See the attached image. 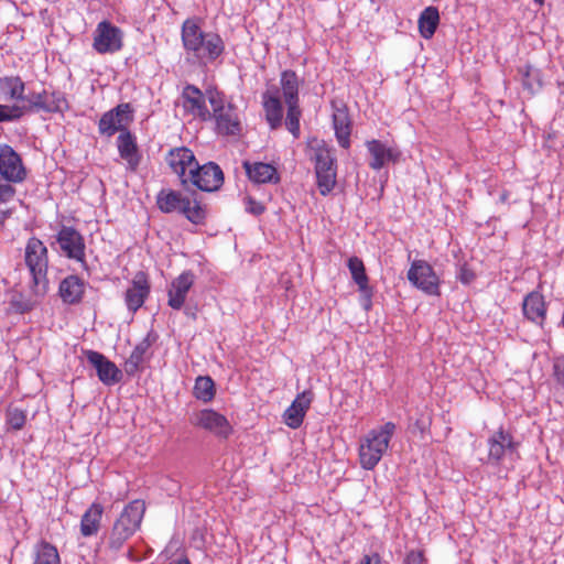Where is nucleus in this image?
<instances>
[{
    "mask_svg": "<svg viewBox=\"0 0 564 564\" xmlns=\"http://www.w3.org/2000/svg\"><path fill=\"white\" fill-rule=\"evenodd\" d=\"M156 205L162 213H178L192 224L202 225L206 219V208L196 199L180 192L162 189L156 196Z\"/></svg>",
    "mask_w": 564,
    "mask_h": 564,
    "instance_id": "20e7f679",
    "label": "nucleus"
},
{
    "mask_svg": "<svg viewBox=\"0 0 564 564\" xmlns=\"http://www.w3.org/2000/svg\"><path fill=\"white\" fill-rule=\"evenodd\" d=\"M132 110L129 104H120L105 112L98 123L100 134L111 137L116 132L128 131L127 126L132 121Z\"/></svg>",
    "mask_w": 564,
    "mask_h": 564,
    "instance_id": "f8f14e48",
    "label": "nucleus"
},
{
    "mask_svg": "<svg viewBox=\"0 0 564 564\" xmlns=\"http://www.w3.org/2000/svg\"><path fill=\"white\" fill-rule=\"evenodd\" d=\"M104 507L94 502L84 512L80 520V534L85 538L96 535L100 529Z\"/></svg>",
    "mask_w": 564,
    "mask_h": 564,
    "instance_id": "bb28decb",
    "label": "nucleus"
},
{
    "mask_svg": "<svg viewBox=\"0 0 564 564\" xmlns=\"http://www.w3.org/2000/svg\"><path fill=\"white\" fill-rule=\"evenodd\" d=\"M25 84L20 76L0 77V100H24Z\"/></svg>",
    "mask_w": 564,
    "mask_h": 564,
    "instance_id": "cd10ccee",
    "label": "nucleus"
},
{
    "mask_svg": "<svg viewBox=\"0 0 564 564\" xmlns=\"http://www.w3.org/2000/svg\"><path fill=\"white\" fill-rule=\"evenodd\" d=\"M0 175L10 183H21L26 177L21 156L8 144L0 145Z\"/></svg>",
    "mask_w": 564,
    "mask_h": 564,
    "instance_id": "ddd939ff",
    "label": "nucleus"
},
{
    "mask_svg": "<svg viewBox=\"0 0 564 564\" xmlns=\"http://www.w3.org/2000/svg\"><path fill=\"white\" fill-rule=\"evenodd\" d=\"M243 167L250 181L257 184L272 183L280 181L279 173L272 164L263 162H243Z\"/></svg>",
    "mask_w": 564,
    "mask_h": 564,
    "instance_id": "b1692460",
    "label": "nucleus"
},
{
    "mask_svg": "<svg viewBox=\"0 0 564 564\" xmlns=\"http://www.w3.org/2000/svg\"><path fill=\"white\" fill-rule=\"evenodd\" d=\"M123 33L122 31L104 20L97 24L94 32L93 47L99 54L115 53L122 48Z\"/></svg>",
    "mask_w": 564,
    "mask_h": 564,
    "instance_id": "9d476101",
    "label": "nucleus"
},
{
    "mask_svg": "<svg viewBox=\"0 0 564 564\" xmlns=\"http://www.w3.org/2000/svg\"><path fill=\"white\" fill-rule=\"evenodd\" d=\"M23 117V108L19 104L2 105L0 104V123L17 121Z\"/></svg>",
    "mask_w": 564,
    "mask_h": 564,
    "instance_id": "79ce46f5",
    "label": "nucleus"
},
{
    "mask_svg": "<svg viewBox=\"0 0 564 564\" xmlns=\"http://www.w3.org/2000/svg\"><path fill=\"white\" fill-rule=\"evenodd\" d=\"M553 375L558 384L564 388V362L556 361L553 365Z\"/></svg>",
    "mask_w": 564,
    "mask_h": 564,
    "instance_id": "49530a36",
    "label": "nucleus"
},
{
    "mask_svg": "<svg viewBox=\"0 0 564 564\" xmlns=\"http://www.w3.org/2000/svg\"><path fill=\"white\" fill-rule=\"evenodd\" d=\"M408 280L427 295L440 294V278L425 260H414L408 271Z\"/></svg>",
    "mask_w": 564,
    "mask_h": 564,
    "instance_id": "6e6552de",
    "label": "nucleus"
},
{
    "mask_svg": "<svg viewBox=\"0 0 564 564\" xmlns=\"http://www.w3.org/2000/svg\"><path fill=\"white\" fill-rule=\"evenodd\" d=\"M182 106L185 111L203 121L212 119V112L206 106L205 95L194 85L184 87L182 93Z\"/></svg>",
    "mask_w": 564,
    "mask_h": 564,
    "instance_id": "a211bd4d",
    "label": "nucleus"
},
{
    "mask_svg": "<svg viewBox=\"0 0 564 564\" xmlns=\"http://www.w3.org/2000/svg\"><path fill=\"white\" fill-rule=\"evenodd\" d=\"M151 291L148 274L138 271L131 281V285L124 293V303L131 313H135L145 302Z\"/></svg>",
    "mask_w": 564,
    "mask_h": 564,
    "instance_id": "f3484780",
    "label": "nucleus"
},
{
    "mask_svg": "<svg viewBox=\"0 0 564 564\" xmlns=\"http://www.w3.org/2000/svg\"><path fill=\"white\" fill-rule=\"evenodd\" d=\"M366 147L371 155V161L369 162V166L372 170H380L388 163H394L400 158V152L398 149L392 147H387L379 140H370L367 141Z\"/></svg>",
    "mask_w": 564,
    "mask_h": 564,
    "instance_id": "412c9836",
    "label": "nucleus"
},
{
    "mask_svg": "<svg viewBox=\"0 0 564 564\" xmlns=\"http://www.w3.org/2000/svg\"><path fill=\"white\" fill-rule=\"evenodd\" d=\"M312 402V393L304 391L299 394L292 404L285 410L283 414L284 423L291 429H299L304 420V416L310 409Z\"/></svg>",
    "mask_w": 564,
    "mask_h": 564,
    "instance_id": "5701e85b",
    "label": "nucleus"
},
{
    "mask_svg": "<svg viewBox=\"0 0 564 564\" xmlns=\"http://www.w3.org/2000/svg\"><path fill=\"white\" fill-rule=\"evenodd\" d=\"M195 276L191 271H184L175 278L167 291V304L173 310H181L185 303L188 291L194 284Z\"/></svg>",
    "mask_w": 564,
    "mask_h": 564,
    "instance_id": "aec40b11",
    "label": "nucleus"
},
{
    "mask_svg": "<svg viewBox=\"0 0 564 564\" xmlns=\"http://www.w3.org/2000/svg\"><path fill=\"white\" fill-rule=\"evenodd\" d=\"M263 108L265 110V118L271 129H276L281 126L283 118V108L278 94H272L267 90L263 96Z\"/></svg>",
    "mask_w": 564,
    "mask_h": 564,
    "instance_id": "c85d7f7f",
    "label": "nucleus"
},
{
    "mask_svg": "<svg viewBox=\"0 0 564 564\" xmlns=\"http://www.w3.org/2000/svg\"><path fill=\"white\" fill-rule=\"evenodd\" d=\"M191 424L221 437H227L231 432L228 420L212 409L195 412L191 416Z\"/></svg>",
    "mask_w": 564,
    "mask_h": 564,
    "instance_id": "4468645a",
    "label": "nucleus"
},
{
    "mask_svg": "<svg viewBox=\"0 0 564 564\" xmlns=\"http://www.w3.org/2000/svg\"><path fill=\"white\" fill-rule=\"evenodd\" d=\"M23 101L24 104L20 105V108H23V116L29 112H47V90L24 94Z\"/></svg>",
    "mask_w": 564,
    "mask_h": 564,
    "instance_id": "c9c22d12",
    "label": "nucleus"
},
{
    "mask_svg": "<svg viewBox=\"0 0 564 564\" xmlns=\"http://www.w3.org/2000/svg\"><path fill=\"white\" fill-rule=\"evenodd\" d=\"M352 280L357 283L360 291L368 290V276L365 264L358 257H350L347 262Z\"/></svg>",
    "mask_w": 564,
    "mask_h": 564,
    "instance_id": "4c0bfd02",
    "label": "nucleus"
},
{
    "mask_svg": "<svg viewBox=\"0 0 564 564\" xmlns=\"http://www.w3.org/2000/svg\"><path fill=\"white\" fill-rule=\"evenodd\" d=\"M333 126L336 139L340 147L347 149L350 145V120L346 109H337L333 113Z\"/></svg>",
    "mask_w": 564,
    "mask_h": 564,
    "instance_id": "c756f323",
    "label": "nucleus"
},
{
    "mask_svg": "<svg viewBox=\"0 0 564 564\" xmlns=\"http://www.w3.org/2000/svg\"><path fill=\"white\" fill-rule=\"evenodd\" d=\"M24 261L30 271L37 295H45L48 291L47 267L48 257L47 248L37 238L32 237L28 240L24 252Z\"/></svg>",
    "mask_w": 564,
    "mask_h": 564,
    "instance_id": "423d86ee",
    "label": "nucleus"
},
{
    "mask_svg": "<svg viewBox=\"0 0 564 564\" xmlns=\"http://www.w3.org/2000/svg\"><path fill=\"white\" fill-rule=\"evenodd\" d=\"M84 354L87 361L95 368L98 379L105 386H113L121 381V370L101 352L85 350Z\"/></svg>",
    "mask_w": 564,
    "mask_h": 564,
    "instance_id": "2eb2a0df",
    "label": "nucleus"
},
{
    "mask_svg": "<svg viewBox=\"0 0 564 564\" xmlns=\"http://www.w3.org/2000/svg\"><path fill=\"white\" fill-rule=\"evenodd\" d=\"M286 106L288 112L285 118V126L292 135L296 139L300 137V118L302 112L299 107V102L292 101L291 104H286Z\"/></svg>",
    "mask_w": 564,
    "mask_h": 564,
    "instance_id": "ea45409f",
    "label": "nucleus"
},
{
    "mask_svg": "<svg viewBox=\"0 0 564 564\" xmlns=\"http://www.w3.org/2000/svg\"><path fill=\"white\" fill-rule=\"evenodd\" d=\"M188 184H192L204 192H214L219 189L224 183V173L214 162L206 164H196L194 170L188 173Z\"/></svg>",
    "mask_w": 564,
    "mask_h": 564,
    "instance_id": "9b49d317",
    "label": "nucleus"
},
{
    "mask_svg": "<svg viewBox=\"0 0 564 564\" xmlns=\"http://www.w3.org/2000/svg\"><path fill=\"white\" fill-rule=\"evenodd\" d=\"M166 162L171 170L177 174L183 186L188 185V173L194 170L197 161L192 150L181 147L170 150Z\"/></svg>",
    "mask_w": 564,
    "mask_h": 564,
    "instance_id": "dca6fc26",
    "label": "nucleus"
},
{
    "mask_svg": "<svg viewBox=\"0 0 564 564\" xmlns=\"http://www.w3.org/2000/svg\"><path fill=\"white\" fill-rule=\"evenodd\" d=\"M58 293L66 304H77L83 300L85 282L77 275H68L59 283Z\"/></svg>",
    "mask_w": 564,
    "mask_h": 564,
    "instance_id": "a878e982",
    "label": "nucleus"
},
{
    "mask_svg": "<svg viewBox=\"0 0 564 564\" xmlns=\"http://www.w3.org/2000/svg\"><path fill=\"white\" fill-rule=\"evenodd\" d=\"M9 214H10V212H6V213L3 212L2 213V218H6Z\"/></svg>",
    "mask_w": 564,
    "mask_h": 564,
    "instance_id": "864d4df0",
    "label": "nucleus"
},
{
    "mask_svg": "<svg viewBox=\"0 0 564 564\" xmlns=\"http://www.w3.org/2000/svg\"><path fill=\"white\" fill-rule=\"evenodd\" d=\"M43 297L44 295H37L35 293L34 284L31 283L30 294L26 296L23 294L13 295L10 301V305L14 312L23 314L33 310V307L39 304Z\"/></svg>",
    "mask_w": 564,
    "mask_h": 564,
    "instance_id": "72a5a7b5",
    "label": "nucleus"
},
{
    "mask_svg": "<svg viewBox=\"0 0 564 564\" xmlns=\"http://www.w3.org/2000/svg\"><path fill=\"white\" fill-rule=\"evenodd\" d=\"M25 412L18 408H10L7 412V422L14 430H21L25 423Z\"/></svg>",
    "mask_w": 564,
    "mask_h": 564,
    "instance_id": "37998d69",
    "label": "nucleus"
},
{
    "mask_svg": "<svg viewBox=\"0 0 564 564\" xmlns=\"http://www.w3.org/2000/svg\"><path fill=\"white\" fill-rule=\"evenodd\" d=\"M440 13L437 8L427 7L425 8L419 18V31L424 39H431L438 25Z\"/></svg>",
    "mask_w": 564,
    "mask_h": 564,
    "instance_id": "7c9ffc66",
    "label": "nucleus"
},
{
    "mask_svg": "<svg viewBox=\"0 0 564 564\" xmlns=\"http://www.w3.org/2000/svg\"><path fill=\"white\" fill-rule=\"evenodd\" d=\"M15 193L17 191L12 185L0 181V205L12 200Z\"/></svg>",
    "mask_w": 564,
    "mask_h": 564,
    "instance_id": "a18cd8bd",
    "label": "nucleus"
},
{
    "mask_svg": "<svg viewBox=\"0 0 564 564\" xmlns=\"http://www.w3.org/2000/svg\"><path fill=\"white\" fill-rule=\"evenodd\" d=\"M397 425L386 422L383 425L370 430L359 444V462L364 469L372 470L381 460L389 448V444L395 434Z\"/></svg>",
    "mask_w": 564,
    "mask_h": 564,
    "instance_id": "7ed1b4c3",
    "label": "nucleus"
},
{
    "mask_svg": "<svg viewBox=\"0 0 564 564\" xmlns=\"http://www.w3.org/2000/svg\"><path fill=\"white\" fill-rule=\"evenodd\" d=\"M423 554L420 551H410L405 557V564H422Z\"/></svg>",
    "mask_w": 564,
    "mask_h": 564,
    "instance_id": "de8ad7c7",
    "label": "nucleus"
},
{
    "mask_svg": "<svg viewBox=\"0 0 564 564\" xmlns=\"http://www.w3.org/2000/svg\"><path fill=\"white\" fill-rule=\"evenodd\" d=\"M182 43L188 61L198 65L215 62L225 51L219 34L204 31L197 19H186L181 30Z\"/></svg>",
    "mask_w": 564,
    "mask_h": 564,
    "instance_id": "f257e3e1",
    "label": "nucleus"
},
{
    "mask_svg": "<svg viewBox=\"0 0 564 564\" xmlns=\"http://www.w3.org/2000/svg\"><path fill=\"white\" fill-rule=\"evenodd\" d=\"M145 512V503L142 500H133L128 503L119 518L115 521L111 530L106 536V549L116 554L124 543L137 532L141 525Z\"/></svg>",
    "mask_w": 564,
    "mask_h": 564,
    "instance_id": "f03ea898",
    "label": "nucleus"
},
{
    "mask_svg": "<svg viewBox=\"0 0 564 564\" xmlns=\"http://www.w3.org/2000/svg\"><path fill=\"white\" fill-rule=\"evenodd\" d=\"M61 252L86 268V245L84 237L72 226H63L56 235Z\"/></svg>",
    "mask_w": 564,
    "mask_h": 564,
    "instance_id": "1a4fd4ad",
    "label": "nucleus"
},
{
    "mask_svg": "<svg viewBox=\"0 0 564 564\" xmlns=\"http://www.w3.org/2000/svg\"><path fill=\"white\" fill-rule=\"evenodd\" d=\"M517 445L511 434L500 429L488 438V462L498 464L505 455L516 452Z\"/></svg>",
    "mask_w": 564,
    "mask_h": 564,
    "instance_id": "6ab92c4d",
    "label": "nucleus"
},
{
    "mask_svg": "<svg viewBox=\"0 0 564 564\" xmlns=\"http://www.w3.org/2000/svg\"><path fill=\"white\" fill-rule=\"evenodd\" d=\"M518 73L521 78V83L524 89H527L531 95L535 94L542 88V78L541 72L531 66L530 64H525L519 67Z\"/></svg>",
    "mask_w": 564,
    "mask_h": 564,
    "instance_id": "473e14b6",
    "label": "nucleus"
},
{
    "mask_svg": "<svg viewBox=\"0 0 564 564\" xmlns=\"http://www.w3.org/2000/svg\"><path fill=\"white\" fill-rule=\"evenodd\" d=\"M194 395L204 402L215 397V383L210 377H198L194 386Z\"/></svg>",
    "mask_w": 564,
    "mask_h": 564,
    "instance_id": "58836bf2",
    "label": "nucleus"
},
{
    "mask_svg": "<svg viewBox=\"0 0 564 564\" xmlns=\"http://www.w3.org/2000/svg\"><path fill=\"white\" fill-rule=\"evenodd\" d=\"M207 99L212 106V118L216 121V130L219 134L237 135L241 126L237 109L231 104H225L224 97L217 90H208Z\"/></svg>",
    "mask_w": 564,
    "mask_h": 564,
    "instance_id": "0eeeda50",
    "label": "nucleus"
},
{
    "mask_svg": "<svg viewBox=\"0 0 564 564\" xmlns=\"http://www.w3.org/2000/svg\"><path fill=\"white\" fill-rule=\"evenodd\" d=\"M67 108L68 102L64 93L58 90L47 93V113L63 112Z\"/></svg>",
    "mask_w": 564,
    "mask_h": 564,
    "instance_id": "a19ab883",
    "label": "nucleus"
},
{
    "mask_svg": "<svg viewBox=\"0 0 564 564\" xmlns=\"http://www.w3.org/2000/svg\"><path fill=\"white\" fill-rule=\"evenodd\" d=\"M311 160L314 162L316 184L321 195H328L337 183V159L335 149L324 141L312 147Z\"/></svg>",
    "mask_w": 564,
    "mask_h": 564,
    "instance_id": "39448f33",
    "label": "nucleus"
},
{
    "mask_svg": "<svg viewBox=\"0 0 564 564\" xmlns=\"http://www.w3.org/2000/svg\"><path fill=\"white\" fill-rule=\"evenodd\" d=\"M151 343L149 338H143L131 351L129 358L124 362V371L129 376H134L144 361V356L149 350Z\"/></svg>",
    "mask_w": 564,
    "mask_h": 564,
    "instance_id": "2f4dec72",
    "label": "nucleus"
},
{
    "mask_svg": "<svg viewBox=\"0 0 564 564\" xmlns=\"http://www.w3.org/2000/svg\"><path fill=\"white\" fill-rule=\"evenodd\" d=\"M245 207L246 210L254 216H259L264 213L265 207L262 203L256 200L251 196H247L245 198Z\"/></svg>",
    "mask_w": 564,
    "mask_h": 564,
    "instance_id": "c03bdc74",
    "label": "nucleus"
},
{
    "mask_svg": "<svg viewBox=\"0 0 564 564\" xmlns=\"http://www.w3.org/2000/svg\"><path fill=\"white\" fill-rule=\"evenodd\" d=\"M522 312L530 322L543 326L546 317L544 296L538 291L527 294L522 302Z\"/></svg>",
    "mask_w": 564,
    "mask_h": 564,
    "instance_id": "4be33fe9",
    "label": "nucleus"
},
{
    "mask_svg": "<svg viewBox=\"0 0 564 564\" xmlns=\"http://www.w3.org/2000/svg\"><path fill=\"white\" fill-rule=\"evenodd\" d=\"M360 564H381V557L378 553L366 554L362 556Z\"/></svg>",
    "mask_w": 564,
    "mask_h": 564,
    "instance_id": "09e8293b",
    "label": "nucleus"
},
{
    "mask_svg": "<svg viewBox=\"0 0 564 564\" xmlns=\"http://www.w3.org/2000/svg\"><path fill=\"white\" fill-rule=\"evenodd\" d=\"M459 279L463 283L468 284L474 279V273L463 267L460 268Z\"/></svg>",
    "mask_w": 564,
    "mask_h": 564,
    "instance_id": "8fccbe9b",
    "label": "nucleus"
},
{
    "mask_svg": "<svg viewBox=\"0 0 564 564\" xmlns=\"http://www.w3.org/2000/svg\"><path fill=\"white\" fill-rule=\"evenodd\" d=\"M560 95L564 97V79L558 82Z\"/></svg>",
    "mask_w": 564,
    "mask_h": 564,
    "instance_id": "3c124183",
    "label": "nucleus"
},
{
    "mask_svg": "<svg viewBox=\"0 0 564 564\" xmlns=\"http://www.w3.org/2000/svg\"><path fill=\"white\" fill-rule=\"evenodd\" d=\"M280 84L285 104H291L292 101L299 102V78L295 72H282Z\"/></svg>",
    "mask_w": 564,
    "mask_h": 564,
    "instance_id": "f704fd0d",
    "label": "nucleus"
},
{
    "mask_svg": "<svg viewBox=\"0 0 564 564\" xmlns=\"http://www.w3.org/2000/svg\"><path fill=\"white\" fill-rule=\"evenodd\" d=\"M176 564H189L187 560L178 561Z\"/></svg>",
    "mask_w": 564,
    "mask_h": 564,
    "instance_id": "603ef678",
    "label": "nucleus"
},
{
    "mask_svg": "<svg viewBox=\"0 0 564 564\" xmlns=\"http://www.w3.org/2000/svg\"><path fill=\"white\" fill-rule=\"evenodd\" d=\"M34 564H61L57 549L48 542L42 541L35 546Z\"/></svg>",
    "mask_w": 564,
    "mask_h": 564,
    "instance_id": "e433bc0d",
    "label": "nucleus"
},
{
    "mask_svg": "<svg viewBox=\"0 0 564 564\" xmlns=\"http://www.w3.org/2000/svg\"><path fill=\"white\" fill-rule=\"evenodd\" d=\"M117 147L122 160L128 164L130 171H135L140 164V155L135 138L130 131L121 132L117 138Z\"/></svg>",
    "mask_w": 564,
    "mask_h": 564,
    "instance_id": "393cba45",
    "label": "nucleus"
}]
</instances>
